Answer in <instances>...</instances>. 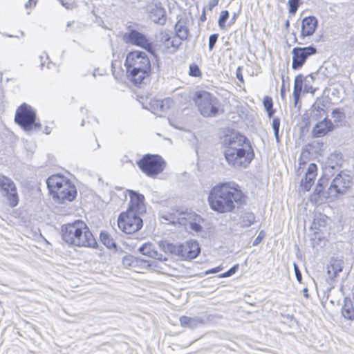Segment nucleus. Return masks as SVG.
<instances>
[{
  "mask_svg": "<svg viewBox=\"0 0 354 354\" xmlns=\"http://www.w3.org/2000/svg\"><path fill=\"white\" fill-rule=\"evenodd\" d=\"M255 221V216L253 213H245L241 217L239 222L241 227L251 226Z\"/></svg>",
  "mask_w": 354,
  "mask_h": 354,
  "instance_id": "nucleus-29",
  "label": "nucleus"
},
{
  "mask_svg": "<svg viewBox=\"0 0 354 354\" xmlns=\"http://www.w3.org/2000/svg\"><path fill=\"white\" fill-rule=\"evenodd\" d=\"M266 234L263 231H261L256 239L254 240L252 245L254 246L258 245L265 237Z\"/></svg>",
  "mask_w": 354,
  "mask_h": 354,
  "instance_id": "nucleus-41",
  "label": "nucleus"
},
{
  "mask_svg": "<svg viewBox=\"0 0 354 354\" xmlns=\"http://www.w3.org/2000/svg\"><path fill=\"white\" fill-rule=\"evenodd\" d=\"M180 323L182 327L194 329L205 323V320L200 317H190L187 316H182L180 317Z\"/></svg>",
  "mask_w": 354,
  "mask_h": 354,
  "instance_id": "nucleus-22",
  "label": "nucleus"
},
{
  "mask_svg": "<svg viewBox=\"0 0 354 354\" xmlns=\"http://www.w3.org/2000/svg\"><path fill=\"white\" fill-rule=\"evenodd\" d=\"M93 77H95V76H96V73H95V71H94V72H93Z\"/></svg>",
  "mask_w": 354,
  "mask_h": 354,
  "instance_id": "nucleus-62",
  "label": "nucleus"
},
{
  "mask_svg": "<svg viewBox=\"0 0 354 354\" xmlns=\"http://www.w3.org/2000/svg\"><path fill=\"white\" fill-rule=\"evenodd\" d=\"M39 59L41 62V68L42 69L45 64L46 60L48 59V56L46 53H44L42 55L39 56Z\"/></svg>",
  "mask_w": 354,
  "mask_h": 354,
  "instance_id": "nucleus-44",
  "label": "nucleus"
},
{
  "mask_svg": "<svg viewBox=\"0 0 354 354\" xmlns=\"http://www.w3.org/2000/svg\"><path fill=\"white\" fill-rule=\"evenodd\" d=\"M223 146L225 159L234 169L247 168L254 158V152L250 140L240 133L225 135Z\"/></svg>",
  "mask_w": 354,
  "mask_h": 354,
  "instance_id": "nucleus-1",
  "label": "nucleus"
},
{
  "mask_svg": "<svg viewBox=\"0 0 354 354\" xmlns=\"http://www.w3.org/2000/svg\"><path fill=\"white\" fill-rule=\"evenodd\" d=\"M189 75L193 77H199L201 75L199 67L196 64L190 65Z\"/></svg>",
  "mask_w": 354,
  "mask_h": 354,
  "instance_id": "nucleus-38",
  "label": "nucleus"
},
{
  "mask_svg": "<svg viewBox=\"0 0 354 354\" xmlns=\"http://www.w3.org/2000/svg\"><path fill=\"white\" fill-rule=\"evenodd\" d=\"M15 121L25 131L40 129L41 126L40 122H37L35 110L26 103L17 108Z\"/></svg>",
  "mask_w": 354,
  "mask_h": 354,
  "instance_id": "nucleus-7",
  "label": "nucleus"
},
{
  "mask_svg": "<svg viewBox=\"0 0 354 354\" xmlns=\"http://www.w3.org/2000/svg\"><path fill=\"white\" fill-rule=\"evenodd\" d=\"M279 129L274 130V136H275L276 140H277V142H279Z\"/></svg>",
  "mask_w": 354,
  "mask_h": 354,
  "instance_id": "nucleus-49",
  "label": "nucleus"
},
{
  "mask_svg": "<svg viewBox=\"0 0 354 354\" xmlns=\"http://www.w3.org/2000/svg\"><path fill=\"white\" fill-rule=\"evenodd\" d=\"M140 169L149 177H155L160 174L165 168L164 160L158 155H145L137 162Z\"/></svg>",
  "mask_w": 354,
  "mask_h": 354,
  "instance_id": "nucleus-9",
  "label": "nucleus"
},
{
  "mask_svg": "<svg viewBox=\"0 0 354 354\" xmlns=\"http://www.w3.org/2000/svg\"><path fill=\"white\" fill-rule=\"evenodd\" d=\"M268 113V115L270 118H271L273 116V114L274 113L273 109H268V111H266Z\"/></svg>",
  "mask_w": 354,
  "mask_h": 354,
  "instance_id": "nucleus-52",
  "label": "nucleus"
},
{
  "mask_svg": "<svg viewBox=\"0 0 354 354\" xmlns=\"http://www.w3.org/2000/svg\"><path fill=\"white\" fill-rule=\"evenodd\" d=\"M263 103L266 111H268V109H271L273 107L272 99L269 96L264 97Z\"/></svg>",
  "mask_w": 354,
  "mask_h": 354,
  "instance_id": "nucleus-40",
  "label": "nucleus"
},
{
  "mask_svg": "<svg viewBox=\"0 0 354 354\" xmlns=\"http://www.w3.org/2000/svg\"><path fill=\"white\" fill-rule=\"evenodd\" d=\"M131 206L128 210H133L136 213L145 212V197L135 191H130Z\"/></svg>",
  "mask_w": 354,
  "mask_h": 354,
  "instance_id": "nucleus-20",
  "label": "nucleus"
},
{
  "mask_svg": "<svg viewBox=\"0 0 354 354\" xmlns=\"http://www.w3.org/2000/svg\"><path fill=\"white\" fill-rule=\"evenodd\" d=\"M124 41L135 46H140L151 53L152 44L144 34L136 30H130L124 35Z\"/></svg>",
  "mask_w": 354,
  "mask_h": 354,
  "instance_id": "nucleus-15",
  "label": "nucleus"
},
{
  "mask_svg": "<svg viewBox=\"0 0 354 354\" xmlns=\"http://www.w3.org/2000/svg\"><path fill=\"white\" fill-rule=\"evenodd\" d=\"M313 80H314L313 74H310L306 77H304L301 74L297 75L295 78L293 91H297V92L301 93L304 82H305L306 83H310Z\"/></svg>",
  "mask_w": 354,
  "mask_h": 354,
  "instance_id": "nucleus-25",
  "label": "nucleus"
},
{
  "mask_svg": "<svg viewBox=\"0 0 354 354\" xmlns=\"http://www.w3.org/2000/svg\"><path fill=\"white\" fill-rule=\"evenodd\" d=\"M315 111L317 113H316V115H317L318 114L321 115V113L324 112V110L320 107L315 108Z\"/></svg>",
  "mask_w": 354,
  "mask_h": 354,
  "instance_id": "nucleus-50",
  "label": "nucleus"
},
{
  "mask_svg": "<svg viewBox=\"0 0 354 354\" xmlns=\"http://www.w3.org/2000/svg\"><path fill=\"white\" fill-rule=\"evenodd\" d=\"M133 210H127L119 215L118 227L126 234H132L140 230L143 225L142 219Z\"/></svg>",
  "mask_w": 354,
  "mask_h": 354,
  "instance_id": "nucleus-10",
  "label": "nucleus"
},
{
  "mask_svg": "<svg viewBox=\"0 0 354 354\" xmlns=\"http://www.w3.org/2000/svg\"><path fill=\"white\" fill-rule=\"evenodd\" d=\"M0 192L6 198L10 207H15L19 204V196L15 182L9 177L0 174Z\"/></svg>",
  "mask_w": 354,
  "mask_h": 354,
  "instance_id": "nucleus-11",
  "label": "nucleus"
},
{
  "mask_svg": "<svg viewBox=\"0 0 354 354\" xmlns=\"http://www.w3.org/2000/svg\"><path fill=\"white\" fill-rule=\"evenodd\" d=\"M62 237L66 243L74 246L95 248L97 245L93 234L81 221L62 226Z\"/></svg>",
  "mask_w": 354,
  "mask_h": 354,
  "instance_id": "nucleus-3",
  "label": "nucleus"
},
{
  "mask_svg": "<svg viewBox=\"0 0 354 354\" xmlns=\"http://www.w3.org/2000/svg\"><path fill=\"white\" fill-rule=\"evenodd\" d=\"M300 0H288L289 13L295 15L300 6Z\"/></svg>",
  "mask_w": 354,
  "mask_h": 354,
  "instance_id": "nucleus-32",
  "label": "nucleus"
},
{
  "mask_svg": "<svg viewBox=\"0 0 354 354\" xmlns=\"http://www.w3.org/2000/svg\"><path fill=\"white\" fill-rule=\"evenodd\" d=\"M272 126L273 130L279 129V127H280L279 118H273L272 122Z\"/></svg>",
  "mask_w": 354,
  "mask_h": 354,
  "instance_id": "nucleus-43",
  "label": "nucleus"
},
{
  "mask_svg": "<svg viewBox=\"0 0 354 354\" xmlns=\"http://www.w3.org/2000/svg\"><path fill=\"white\" fill-rule=\"evenodd\" d=\"M342 261L341 260L332 259L330 265L328 266V274L330 278L335 277L342 271Z\"/></svg>",
  "mask_w": 354,
  "mask_h": 354,
  "instance_id": "nucleus-26",
  "label": "nucleus"
},
{
  "mask_svg": "<svg viewBox=\"0 0 354 354\" xmlns=\"http://www.w3.org/2000/svg\"><path fill=\"white\" fill-rule=\"evenodd\" d=\"M304 296L306 298H308V289L307 288H304Z\"/></svg>",
  "mask_w": 354,
  "mask_h": 354,
  "instance_id": "nucleus-57",
  "label": "nucleus"
},
{
  "mask_svg": "<svg viewBox=\"0 0 354 354\" xmlns=\"http://www.w3.org/2000/svg\"><path fill=\"white\" fill-rule=\"evenodd\" d=\"M229 17V12L227 10H223L221 12L220 17L218 19V26L221 29L225 27V23Z\"/></svg>",
  "mask_w": 354,
  "mask_h": 354,
  "instance_id": "nucleus-33",
  "label": "nucleus"
},
{
  "mask_svg": "<svg viewBox=\"0 0 354 354\" xmlns=\"http://www.w3.org/2000/svg\"><path fill=\"white\" fill-rule=\"evenodd\" d=\"M165 9L161 7H156V8L151 12V17L155 23L162 24V21H165Z\"/></svg>",
  "mask_w": 354,
  "mask_h": 354,
  "instance_id": "nucleus-28",
  "label": "nucleus"
},
{
  "mask_svg": "<svg viewBox=\"0 0 354 354\" xmlns=\"http://www.w3.org/2000/svg\"><path fill=\"white\" fill-rule=\"evenodd\" d=\"M334 122H341L345 118V113L339 109H335L331 112Z\"/></svg>",
  "mask_w": 354,
  "mask_h": 354,
  "instance_id": "nucleus-31",
  "label": "nucleus"
},
{
  "mask_svg": "<svg viewBox=\"0 0 354 354\" xmlns=\"http://www.w3.org/2000/svg\"><path fill=\"white\" fill-rule=\"evenodd\" d=\"M36 5V0H29L26 4V8L34 7Z\"/></svg>",
  "mask_w": 354,
  "mask_h": 354,
  "instance_id": "nucleus-47",
  "label": "nucleus"
},
{
  "mask_svg": "<svg viewBox=\"0 0 354 354\" xmlns=\"http://www.w3.org/2000/svg\"><path fill=\"white\" fill-rule=\"evenodd\" d=\"M173 100L167 97L162 100L151 99L149 102V110L154 114H158L159 112H165L172 105Z\"/></svg>",
  "mask_w": 354,
  "mask_h": 354,
  "instance_id": "nucleus-21",
  "label": "nucleus"
},
{
  "mask_svg": "<svg viewBox=\"0 0 354 354\" xmlns=\"http://www.w3.org/2000/svg\"><path fill=\"white\" fill-rule=\"evenodd\" d=\"M169 248L172 253L184 260L195 259L201 252L198 243L193 240L179 245H169Z\"/></svg>",
  "mask_w": 354,
  "mask_h": 354,
  "instance_id": "nucleus-12",
  "label": "nucleus"
},
{
  "mask_svg": "<svg viewBox=\"0 0 354 354\" xmlns=\"http://www.w3.org/2000/svg\"><path fill=\"white\" fill-rule=\"evenodd\" d=\"M305 89L306 90V92H310L312 93H313L315 91V89H313L311 86H310L309 88H307L306 84L305 85Z\"/></svg>",
  "mask_w": 354,
  "mask_h": 354,
  "instance_id": "nucleus-54",
  "label": "nucleus"
},
{
  "mask_svg": "<svg viewBox=\"0 0 354 354\" xmlns=\"http://www.w3.org/2000/svg\"><path fill=\"white\" fill-rule=\"evenodd\" d=\"M162 218L169 223H178L183 225L185 229L190 230L195 232H199L202 230L201 223L203 218L194 212H180L178 215L165 214L162 216Z\"/></svg>",
  "mask_w": 354,
  "mask_h": 354,
  "instance_id": "nucleus-6",
  "label": "nucleus"
},
{
  "mask_svg": "<svg viewBox=\"0 0 354 354\" xmlns=\"http://www.w3.org/2000/svg\"><path fill=\"white\" fill-rule=\"evenodd\" d=\"M243 198V193L235 183H225L214 186L208 196L210 207L219 213L232 212L235 203Z\"/></svg>",
  "mask_w": 354,
  "mask_h": 354,
  "instance_id": "nucleus-2",
  "label": "nucleus"
},
{
  "mask_svg": "<svg viewBox=\"0 0 354 354\" xmlns=\"http://www.w3.org/2000/svg\"><path fill=\"white\" fill-rule=\"evenodd\" d=\"M317 53V49L314 46L295 47L292 50V67L294 70H298L303 66L308 57Z\"/></svg>",
  "mask_w": 354,
  "mask_h": 354,
  "instance_id": "nucleus-14",
  "label": "nucleus"
},
{
  "mask_svg": "<svg viewBox=\"0 0 354 354\" xmlns=\"http://www.w3.org/2000/svg\"><path fill=\"white\" fill-rule=\"evenodd\" d=\"M340 167H341V165H339L338 163L333 165L331 162V159H330L328 162V165L326 167V169H325L326 172H328V173L331 174L332 175H333V170L339 171Z\"/></svg>",
  "mask_w": 354,
  "mask_h": 354,
  "instance_id": "nucleus-35",
  "label": "nucleus"
},
{
  "mask_svg": "<svg viewBox=\"0 0 354 354\" xmlns=\"http://www.w3.org/2000/svg\"><path fill=\"white\" fill-rule=\"evenodd\" d=\"M176 37L182 41L187 39L189 34L188 28L186 26V23L183 21L179 20L175 25L174 27Z\"/></svg>",
  "mask_w": 354,
  "mask_h": 354,
  "instance_id": "nucleus-24",
  "label": "nucleus"
},
{
  "mask_svg": "<svg viewBox=\"0 0 354 354\" xmlns=\"http://www.w3.org/2000/svg\"><path fill=\"white\" fill-rule=\"evenodd\" d=\"M201 114L204 117H216L219 112V100L207 91H198L195 99Z\"/></svg>",
  "mask_w": 354,
  "mask_h": 354,
  "instance_id": "nucleus-8",
  "label": "nucleus"
},
{
  "mask_svg": "<svg viewBox=\"0 0 354 354\" xmlns=\"http://www.w3.org/2000/svg\"><path fill=\"white\" fill-rule=\"evenodd\" d=\"M21 33V35L23 36L24 35V32L22 31L20 32Z\"/></svg>",
  "mask_w": 354,
  "mask_h": 354,
  "instance_id": "nucleus-63",
  "label": "nucleus"
},
{
  "mask_svg": "<svg viewBox=\"0 0 354 354\" xmlns=\"http://www.w3.org/2000/svg\"><path fill=\"white\" fill-rule=\"evenodd\" d=\"M73 23H74V21H69V22H68L67 27L71 26Z\"/></svg>",
  "mask_w": 354,
  "mask_h": 354,
  "instance_id": "nucleus-59",
  "label": "nucleus"
},
{
  "mask_svg": "<svg viewBox=\"0 0 354 354\" xmlns=\"http://www.w3.org/2000/svg\"><path fill=\"white\" fill-rule=\"evenodd\" d=\"M300 94H301V92H297V91H293V93H292V95H293L294 100H295V106L297 105L298 100L300 97Z\"/></svg>",
  "mask_w": 354,
  "mask_h": 354,
  "instance_id": "nucleus-46",
  "label": "nucleus"
},
{
  "mask_svg": "<svg viewBox=\"0 0 354 354\" xmlns=\"http://www.w3.org/2000/svg\"><path fill=\"white\" fill-rule=\"evenodd\" d=\"M318 26V20L314 16L304 17L301 21V30L300 37L312 36Z\"/></svg>",
  "mask_w": 354,
  "mask_h": 354,
  "instance_id": "nucleus-19",
  "label": "nucleus"
},
{
  "mask_svg": "<svg viewBox=\"0 0 354 354\" xmlns=\"http://www.w3.org/2000/svg\"><path fill=\"white\" fill-rule=\"evenodd\" d=\"M218 34H212L209 37L208 47L209 51H212L217 42Z\"/></svg>",
  "mask_w": 354,
  "mask_h": 354,
  "instance_id": "nucleus-37",
  "label": "nucleus"
},
{
  "mask_svg": "<svg viewBox=\"0 0 354 354\" xmlns=\"http://www.w3.org/2000/svg\"><path fill=\"white\" fill-rule=\"evenodd\" d=\"M300 169H301V167L298 169L297 172H299Z\"/></svg>",
  "mask_w": 354,
  "mask_h": 354,
  "instance_id": "nucleus-64",
  "label": "nucleus"
},
{
  "mask_svg": "<svg viewBox=\"0 0 354 354\" xmlns=\"http://www.w3.org/2000/svg\"><path fill=\"white\" fill-rule=\"evenodd\" d=\"M51 65H53V64L52 62H48L47 64V68H51Z\"/></svg>",
  "mask_w": 354,
  "mask_h": 354,
  "instance_id": "nucleus-58",
  "label": "nucleus"
},
{
  "mask_svg": "<svg viewBox=\"0 0 354 354\" xmlns=\"http://www.w3.org/2000/svg\"><path fill=\"white\" fill-rule=\"evenodd\" d=\"M218 3V1H212L209 3V9L212 10V8H214V6H216Z\"/></svg>",
  "mask_w": 354,
  "mask_h": 354,
  "instance_id": "nucleus-51",
  "label": "nucleus"
},
{
  "mask_svg": "<svg viewBox=\"0 0 354 354\" xmlns=\"http://www.w3.org/2000/svg\"><path fill=\"white\" fill-rule=\"evenodd\" d=\"M169 122L170 125H171V126H172V127H174V128L178 129H182V128H181L180 127H178V126H177V125L174 124L173 123V122H171V120H169Z\"/></svg>",
  "mask_w": 354,
  "mask_h": 354,
  "instance_id": "nucleus-55",
  "label": "nucleus"
},
{
  "mask_svg": "<svg viewBox=\"0 0 354 354\" xmlns=\"http://www.w3.org/2000/svg\"><path fill=\"white\" fill-rule=\"evenodd\" d=\"M6 36L8 37H15V36H13L12 35H8V34L6 35ZM15 37H18V36H15Z\"/></svg>",
  "mask_w": 354,
  "mask_h": 354,
  "instance_id": "nucleus-60",
  "label": "nucleus"
},
{
  "mask_svg": "<svg viewBox=\"0 0 354 354\" xmlns=\"http://www.w3.org/2000/svg\"><path fill=\"white\" fill-rule=\"evenodd\" d=\"M238 268H239V265L238 264L235 265L233 267H232L230 270L226 271L225 272L219 275V277L220 278H225V277H230L237 271Z\"/></svg>",
  "mask_w": 354,
  "mask_h": 354,
  "instance_id": "nucleus-39",
  "label": "nucleus"
},
{
  "mask_svg": "<svg viewBox=\"0 0 354 354\" xmlns=\"http://www.w3.org/2000/svg\"><path fill=\"white\" fill-rule=\"evenodd\" d=\"M221 270H222V268H221L220 266H218V267L211 269L210 270L207 272V273H216V272H218L219 271H221Z\"/></svg>",
  "mask_w": 354,
  "mask_h": 354,
  "instance_id": "nucleus-48",
  "label": "nucleus"
},
{
  "mask_svg": "<svg viewBox=\"0 0 354 354\" xmlns=\"http://www.w3.org/2000/svg\"><path fill=\"white\" fill-rule=\"evenodd\" d=\"M236 77L239 80H240L241 82L243 81V75L241 73L236 72Z\"/></svg>",
  "mask_w": 354,
  "mask_h": 354,
  "instance_id": "nucleus-53",
  "label": "nucleus"
},
{
  "mask_svg": "<svg viewBox=\"0 0 354 354\" xmlns=\"http://www.w3.org/2000/svg\"><path fill=\"white\" fill-rule=\"evenodd\" d=\"M282 80H283V84H282V86L281 87L280 95H281V98L283 100H285V97H286V90H285L283 76H282Z\"/></svg>",
  "mask_w": 354,
  "mask_h": 354,
  "instance_id": "nucleus-45",
  "label": "nucleus"
},
{
  "mask_svg": "<svg viewBox=\"0 0 354 354\" xmlns=\"http://www.w3.org/2000/svg\"><path fill=\"white\" fill-rule=\"evenodd\" d=\"M342 313L344 318L350 320L354 319V308L351 300L346 299L344 300Z\"/></svg>",
  "mask_w": 354,
  "mask_h": 354,
  "instance_id": "nucleus-27",
  "label": "nucleus"
},
{
  "mask_svg": "<svg viewBox=\"0 0 354 354\" xmlns=\"http://www.w3.org/2000/svg\"><path fill=\"white\" fill-rule=\"evenodd\" d=\"M294 270L297 280L300 283L302 280V275L298 266L294 263Z\"/></svg>",
  "mask_w": 354,
  "mask_h": 354,
  "instance_id": "nucleus-42",
  "label": "nucleus"
},
{
  "mask_svg": "<svg viewBox=\"0 0 354 354\" xmlns=\"http://www.w3.org/2000/svg\"><path fill=\"white\" fill-rule=\"evenodd\" d=\"M46 183L53 197L57 198L61 203H64V201H72L76 196L75 187L62 176H51L47 179Z\"/></svg>",
  "mask_w": 354,
  "mask_h": 354,
  "instance_id": "nucleus-5",
  "label": "nucleus"
},
{
  "mask_svg": "<svg viewBox=\"0 0 354 354\" xmlns=\"http://www.w3.org/2000/svg\"><path fill=\"white\" fill-rule=\"evenodd\" d=\"M317 176V165L315 163L309 164L305 174V176L301 180V187L303 191L308 192L310 189L312 185L314 184V181Z\"/></svg>",
  "mask_w": 354,
  "mask_h": 354,
  "instance_id": "nucleus-18",
  "label": "nucleus"
},
{
  "mask_svg": "<svg viewBox=\"0 0 354 354\" xmlns=\"http://www.w3.org/2000/svg\"><path fill=\"white\" fill-rule=\"evenodd\" d=\"M139 251L143 255L147 256L149 257L158 260L162 259V254L159 253L156 250L155 246L151 243H146L143 244L141 247H140Z\"/></svg>",
  "mask_w": 354,
  "mask_h": 354,
  "instance_id": "nucleus-23",
  "label": "nucleus"
},
{
  "mask_svg": "<svg viewBox=\"0 0 354 354\" xmlns=\"http://www.w3.org/2000/svg\"><path fill=\"white\" fill-rule=\"evenodd\" d=\"M135 263H136V260L133 256H125L122 259V264L127 268L132 267Z\"/></svg>",
  "mask_w": 354,
  "mask_h": 354,
  "instance_id": "nucleus-34",
  "label": "nucleus"
},
{
  "mask_svg": "<svg viewBox=\"0 0 354 354\" xmlns=\"http://www.w3.org/2000/svg\"><path fill=\"white\" fill-rule=\"evenodd\" d=\"M43 131L46 134H49L50 133V129L48 127H46Z\"/></svg>",
  "mask_w": 354,
  "mask_h": 354,
  "instance_id": "nucleus-56",
  "label": "nucleus"
},
{
  "mask_svg": "<svg viewBox=\"0 0 354 354\" xmlns=\"http://www.w3.org/2000/svg\"><path fill=\"white\" fill-rule=\"evenodd\" d=\"M326 183V180L324 178H320L317 184L315 187V192L316 194L321 196L323 192L324 186Z\"/></svg>",
  "mask_w": 354,
  "mask_h": 354,
  "instance_id": "nucleus-36",
  "label": "nucleus"
},
{
  "mask_svg": "<svg viewBox=\"0 0 354 354\" xmlns=\"http://www.w3.org/2000/svg\"><path fill=\"white\" fill-rule=\"evenodd\" d=\"M125 66L129 77L136 85L141 84L146 77H149L151 70V62L147 55L139 50L127 54Z\"/></svg>",
  "mask_w": 354,
  "mask_h": 354,
  "instance_id": "nucleus-4",
  "label": "nucleus"
},
{
  "mask_svg": "<svg viewBox=\"0 0 354 354\" xmlns=\"http://www.w3.org/2000/svg\"><path fill=\"white\" fill-rule=\"evenodd\" d=\"M352 184V178L346 172L341 171L333 180L329 187L330 196H336L339 194H344Z\"/></svg>",
  "mask_w": 354,
  "mask_h": 354,
  "instance_id": "nucleus-13",
  "label": "nucleus"
},
{
  "mask_svg": "<svg viewBox=\"0 0 354 354\" xmlns=\"http://www.w3.org/2000/svg\"><path fill=\"white\" fill-rule=\"evenodd\" d=\"M100 239L102 243L108 248L112 249L116 248V243L109 233L102 232L100 233Z\"/></svg>",
  "mask_w": 354,
  "mask_h": 354,
  "instance_id": "nucleus-30",
  "label": "nucleus"
},
{
  "mask_svg": "<svg viewBox=\"0 0 354 354\" xmlns=\"http://www.w3.org/2000/svg\"><path fill=\"white\" fill-rule=\"evenodd\" d=\"M181 44L182 42L176 36H171L167 32H161L159 46L163 53H176Z\"/></svg>",
  "mask_w": 354,
  "mask_h": 354,
  "instance_id": "nucleus-16",
  "label": "nucleus"
},
{
  "mask_svg": "<svg viewBox=\"0 0 354 354\" xmlns=\"http://www.w3.org/2000/svg\"><path fill=\"white\" fill-rule=\"evenodd\" d=\"M334 128L333 122L327 118H324L314 126L311 133L314 138H321L333 131Z\"/></svg>",
  "mask_w": 354,
  "mask_h": 354,
  "instance_id": "nucleus-17",
  "label": "nucleus"
},
{
  "mask_svg": "<svg viewBox=\"0 0 354 354\" xmlns=\"http://www.w3.org/2000/svg\"><path fill=\"white\" fill-rule=\"evenodd\" d=\"M206 19L205 16V15H203L201 17V21H205Z\"/></svg>",
  "mask_w": 354,
  "mask_h": 354,
  "instance_id": "nucleus-61",
  "label": "nucleus"
}]
</instances>
